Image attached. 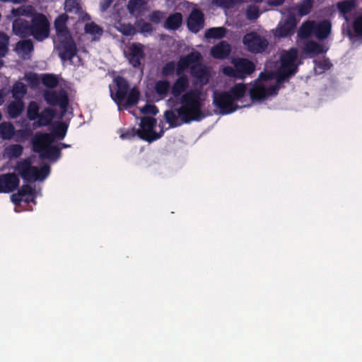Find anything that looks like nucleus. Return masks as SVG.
<instances>
[{
	"label": "nucleus",
	"mask_w": 362,
	"mask_h": 362,
	"mask_svg": "<svg viewBox=\"0 0 362 362\" xmlns=\"http://www.w3.org/2000/svg\"><path fill=\"white\" fill-rule=\"evenodd\" d=\"M299 64L298 51L295 48L284 51L268 61L264 72L261 73L259 78L249 85L247 89L251 100L261 102L275 96L281 84L296 74Z\"/></svg>",
	"instance_id": "f257e3e1"
},
{
	"label": "nucleus",
	"mask_w": 362,
	"mask_h": 362,
	"mask_svg": "<svg viewBox=\"0 0 362 362\" xmlns=\"http://www.w3.org/2000/svg\"><path fill=\"white\" fill-rule=\"evenodd\" d=\"M190 81L185 75L180 76L171 86L172 97L168 100L169 105L177 101L180 106L165 112V119L170 127H176L185 123L199 121L205 116L203 112L204 98L198 88L189 90Z\"/></svg>",
	"instance_id": "f03ea898"
},
{
	"label": "nucleus",
	"mask_w": 362,
	"mask_h": 362,
	"mask_svg": "<svg viewBox=\"0 0 362 362\" xmlns=\"http://www.w3.org/2000/svg\"><path fill=\"white\" fill-rule=\"evenodd\" d=\"M68 20V15L62 13L55 19L54 23L56 30L55 48L63 61L71 60L77 52L76 45L66 26Z\"/></svg>",
	"instance_id": "7ed1b4c3"
},
{
	"label": "nucleus",
	"mask_w": 362,
	"mask_h": 362,
	"mask_svg": "<svg viewBox=\"0 0 362 362\" xmlns=\"http://www.w3.org/2000/svg\"><path fill=\"white\" fill-rule=\"evenodd\" d=\"M110 97L117 105L118 109L128 108L137 103L139 98V91L136 87H129L127 80L121 76L114 78L109 85Z\"/></svg>",
	"instance_id": "20e7f679"
},
{
	"label": "nucleus",
	"mask_w": 362,
	"mask_h": 362,
	"mask_svg": "<svg viewBox=\"0 0 362 362\" xmlns=\"http://www.w3.org/2000/svg\"><path fill=\"white\" fill-rule=\"evenodd\" d=\"M246 90L245 85L238 83L233 86L229 92L215 94L214 104L216 111L221 115H228L242 107V106L236 105V103L244 96Z\"/></svg>",
	"instance_id": "39448f33"
},
{
	"label": "nucleus",
	"mask_w": 362,
	"mask_h": 362,
	"mask_svg": "<svg viewBox=\"0 0 362 362\" xmlns=\"http://www.w3.org/2000/svg\"><path fill=\"white\" fill-rule=\"evenodd\" d=\"M200 54L197 52L180 59L177 66V73L180 74L185 69L189 68L192 74L197 78L201 85L206 84L210 78V69L200 64Z\"/></svg>",
	"instance_id": "423d86ee"
},
{
	"label": "nucleus",
	"mask_w": 362,
	"mask_h": 362,
	"mask_svg": "<svg viewBox=\"0 0 362 362\" xmlns=\"http://www.w3.org/2000/svg\"><path fill=\"white\" fill-rule=\"evenodd\" d=\"M13 168L23 180L30 182H42L48 177L50 173L48 165L43 164L37 167L33 164L30 158L18 161Z\"/></svg>",
	"instance_id": "0eeeda50"
},
{
	"label": "nucleus",
	"mask_w": 362,
	"mask_h": 362,
	"mask_svg": "<svg viewBox=\"0 0 362 362\" xmlns=\"http://www.w3.org/2000/svg\"><path fill=\"white\" fill-rule=\"evenodd\" d=\"M33 145L34 151L39 153L42 158L56 160L60 156L59 148L54 144V138L51 134H36Z\"/></svg>",
	"instance_id": "6e6552de"
},
{
	"label": "nucleus",
	"mask_w": 362,
	"mask_h": 362,
	"mask_svg": "<svg viewBox=\"0 0 362 362\" xmlns=\"http://www.w3.org/2000/svg\"><path fill=\"white\" fill-rule=\"evenodd\" d=\"M331 30V25L328 21L315 23L314 21H306L302 24L298 35L300 37H308L314 34L318 39L326 38Z\"/></svg>",
	"instance_id": "1a4fd4ad"
},
{
	"label": "nucleus",
	"mask_w": 362,
	"mask_h": 362,
	"mask_svg": "<svg viewBox=\"0 0 362 362\" xmlns=\"http://www.w3.org/2000/svg\"><path fill=\"white\" fill-rule=\"evenodd\" d=\"M137 134L141 139L151 141L159 139L163 134V129L160 125L156 124L154 119L146 117L141 120Z\"/></svg>",
	"instance_id": "9d476101"
},
{
	"label": "nucleus",
	"mask_w": 362,
	"mask_h": 362,
	"mask_svg": "<svg viewBox=\"0 0 362 362\" xmlns=\"http://www.w3.org/2000/svg\"><path fill=\"white\" fill-rule=\"evenodd\" d=\"M232 63L234 68L225 66L223 73L228 76L243 78L255 71V65L252 62L243 58L233 59Z\"/></svg>",
	"instance_id": "9b49d317"
},
{
	"label": "nucleus",
	"mask_w": 362,
	"mask_h": 362,
	"mask_svg": "<svg viewBox=\"0 0 362 362\" xmlns=\"http://www.w3.org/2000/svg\"><path fill=\"white\" fill-rule=\"evenodd\" d=\"M30 35L38 41H43L49 35V22L40 13H35L31 19Z\"/></svg>",
	"instance_id": "f8f14e48"
},
{
	"label": "nucleus",
	"mask_w": 362,
	"mask_h": 362,
	"mask_svg": "<svg viewBox=\"0 0 362 362\" xmlns=\"http://www.w3.org/2000/svg\"><path fill=\"white\" fill-rule=\"evenodd\" d=\"M243 42L248 51L255 53L264 52L268 46V41L255 32L246 34Z\"/></svg>",
	"instance_id": "ddd939ff"
},
{
	"label": "nucleus",
	"mask_w": 362,
	"mask_h": 362,
	"mask_svg": "<svg viewBox=\"0 0 362 362\" xmlns=\"http://www.w3.org/2000/svg\"><path fill=\"white\" fill-rule=\"evenodd\" d=\"M297 22L298 20L295 18L293 13L291 11H289V13L285 12L284 18L279 22L275 30V35L279 37H284L293 34Z\"/></svg>",
	"instance_id": "4468645a"
},
{
	"label": "nucleus",
	"mask_w": 362,
	"mask_h": 362,
	"mask_svg": "<svg viewBox=\"0 0 362 362\" xmlns=\"http://www.w3.org/2000/svg\"><path fill=\"white\" fill-rule=\"evenodd\" d=\"M44 97L48 104L52 105H58L62 109V115H64L68 105V97L64 90L59 91L53 89L46 90L44 93Z\"/></svg>",
	"instance_id": "2eb2a0df"
},
{
	"label": "nucleus",
	"mask_w": 362,
	"mask_h": 362,
	"mask_svg": "<svg viewBox=\"0 0 362 362\" xmlns=\"http://www.w3.org/2000/svg\"><path fill=\"white\" fill-rule=\"evenodd\" d=\"M124 54L130 64L135 68L139 67L144 58V46L137 42L132 43Z\"/></svg>",
	"instance_id": "dca6fc26"
},
{
	"label": "nucleus",
	"mask_w": 362,
	"mask_h": 362,
	"mask_svg": "<svg viewBox=\"0 0 362 362\" xmlns=\"http://www.w3.org/2000/svg\"><path fill=\"white\" fill-rule=\"evenodd\" d=\"M40 194V192L33 189L28 185L22 186L17 194L11 195V201L13 204H18L21 202H34V199Z\"/></svg>",
	"instance_id": "f3484780"
},
{
	"label": "nucleus",
	"mask_w": 362,
	"mask_h": 362,
	"mask_svg": "<svg viewBox=\"0 0 362 362\" xmlns=\"http://www.w3.org/2000/svg\"><path fill=\"white\" fill-rule=\"evenodd\" d=\"M19 185V179L13 173L0 175V192H10Z\"/></svg>",
	"instance_id": "a211bd4d"
},
{
	"label": "nucleus",
	"mask_w": 362,
	"mask_h": 362,
	"mask_svg": "<svg viewBox=\"0 0 362 362\" xmlns=\"http://www.w3.org/2000/svg\"><path fill=\"white\" fill-rule=\"evenodd\" d=\"M12 21V30L15 35L22 37L30 35V25L28 21L21 18H17Z\"/></svg>",
	"instance_id": "6ab92c4d"
},
{
	"label": "nucleus",
	"mask_w": 362,
	"mask_h": 362,
	"mask_svg": "<svg viewBox=\"0 0 362 362\" xmlns=\"http://www.w3.org/2000/svg\"><path fill=\"white\" fill-rule=\"evenodd\" d=\"M187 25L191 31L197 33L204 27L203 14L199 10H193L188 18Z\"/></svg>",
	"instance_id": "aec40b11"
},
{
	"label": "nucleus",
	"mask_w": 362,
	"mask_h": 362,
	"mask_svg": "<svg viewBox=\"0 0 362 362\" xmlns=\"http://www.w3.org/2000/svg\"><path fill=\"white\" fill-rule=\"evenodd\" d=\"M35 9L33 6L30 5H24L18 8H13L11 10L10 14L6 16V18L9 21L20 18L21 16H31L33 18L35 14Z\"/></svg>",
	"instance_id": "412c9836"
},
{
	"label": "nucleus",
	"mask_w": 362,
	"mask_h": 362,
	"mask_svg": "<svg viewBox=\"0 0 362 362\" xmlns=\"http://www.w3.org/2000/svg\"><path fill=\"white\" fill-rule=\"evenodd\" d=\"M313 0H303L299 4H298L295 8H291L286 11L288 13L289 11L293 13V16L296 18V16L299 17H302L303 16L308 15L312 8Z\"/></svg>",
	"instance_id": "4be33fe9"
},
{
	"label": "nucleus",
	"mask_w": 362,
	"mask_h": 362,
	"mask_svg": "<svg viewBox=\"0 0 362 362\" xmlns=\"http://www.w3.org/2000/svg\"><path fill=\"white\" fill-rule=\"evenodd\" d=\"M230 52V46L225 41L219 42L211 50L212 57L216 59H224L229 55Z\"/></svg>",
	"instance_id": "5701e85b"
},
{
	"label": "nucleus",
	"mask_w": 362,
	"mask_h": 362,
	"mask_svg": "<svg viewBox=\"0 0 362 362\" xmlns=\"http://www.w3.org/2000/svg\"><path fill=\"white\" fill-rule=\"evenodd\" d=\"M24 109V103L22 100L15 99L7 106V112L11 118H16L19 116Z\"/></svg>",
	"instance_id": "b1692460"
},
{
	"label": "nucleus",
	"mask_w": 362,
	"mask_h": 362,
	"mask_svg": "<svg viewBox=\"0 0 362 362\" xmlns=\"http://www.w3.org/2000/svg\"><path fill=\"white\" fill-rule=\"evenodd\" d=\"M127 9L132 15H141L146 11V3L143 0H130Z\"/></svg>",
	"instance_id": "393cba45"
},
{
	"label": "nucleus",
	"mask_w": 362,
	"mask_h": 362,
	"mask_svg": "<svg viewBox=\"0 0 362 362\" xmlns=\"http://www.w3.org/2000/svg\"><path fill=\"white\" fill-rule=\"evenodd\" d=\"M154 89L159 98L163 99L167 97L170 91L171 92V86L169 81L160 80L156 83Z\"/></svg>",
	"instance_id": "a878e982"
},
{
	"label": "nucleus",
	"mask_w": 362,
	"mask_h": 362,
	"mask_svg": "<svg viewBox=\"0 0 362 362\" xmlns=\"http://www.w3.org/2000/svg\"><path fill=\"white\" fill-rule=\"evenodd\" d=\"M33 45L31 40H24L17 43L16 47V52L23 58H26L33 51Z\"/></svg>",
	"instance_id": "bb28decb"
},
{
	"label": "nucleus",
	"mask_w": 362,
	"mask_h": 362,
	"mask_svg": "<svg viewBox=\"0 0 362 362\" xmlns=\"http://www.w3.org/2000/svg\"><path fill=\"white\" fill-rule=\"evenodd\" d=\"M114 27L124 35H133L136 33L135 27L130 23H122L119 20L115 18Z\"/></svg>",
	"instance_id": "cd10ccee"
},
{
	"label": "nucleus",
	"mask_w": 362,
	"mask_h": 362,
	"mask_svg": "<svg viewBox=\"0 0 362 362\" xmlns=\"http://www.w3.org/2000/svg\"><path fill=\"white\" fill-rule=\"evenodd\" d=\"M182 17L181 13H175L170 15L165 21L164 27L168 30H177L181 25Z\"/></svg>",
	"instance_id": "c85d7f7f"
},
{
	"label": "nucleus",
	"mask_w": 362,
	"mask_h": 362,
	"mask_svg": "<svg viewBox=\"0 0 362 362\" xmlns=\"http://www.w3.org/2000/svg\"><path fill=\"white\" fill-rule=\"evenodd\" d=\"M15 134L13 125L8 122H4L0 124V137L4 140H10Z\"/></svg>",
	"instance_id": "c756f323"
},
{
	"label": "nucleus",
	"mask_w": 362,
	"mask_h": 362,
	"mask_svg": "<svg viewBox=\"0 0 362 362\" xmlns=\"http://www.w3.org/2000/svg\"><path fill=\"white\" fill-rule=\"evenodd\" d=\"M327 48L313 41L308 42L304 47V52L310 54H318L327 51Z\"/></svg>",
	"instance_id": "7c9ffc66"
},
{
	"label": "nucleus",
	"mask_w": 362,
	"mask_h": 362,
	"mask_svg": "<svg viewBox=\"0 0 362 362\" xmlns=\"http://www.w3.org/2000/svg\"><path fill=\"white\" fill-rule=\"evenodd\" d=\"M23 147L19 144H11L4 150V156L9 158H16L22 155Z\"/></svg>",
	"instance_id": "2f4dec72"
},
{
	"label": "nucleus",
	"mask_w": 362,
	"mask_h": 362,
	"mask_svg": "<svg viewBox=\"0 0 362 362\" xmlns=\"http://www.w3.org/2000/svg\"><path fill=\"white\" fill-rule=\"evenodd\" d=\"M54 115V112L52 111L51 108H45L41 113L39 115L37 119V123L39 126H45L52 121Z\"/></svg>",
	"instance_id": "473e14b6"
},
{
	"label": "nucleus",
	"mask_w": 362,
	"mask_h": 362,
	"mask_svg": "<svg viewBox=\"0 0 362 362\" xmlns=\"http://www.w3.org/2000/svg\"><path fill=\"white\" fill-rule=\"evenodd\" d=\"M64 8L66 12L79 13L81 11V0H65Z\"/></svg>",
	"instance_id": "72a5a7b5"
},
{
	"label": "nucleus",
	"mask_w": 362,
	"mask_h": 362,
	"mask_svg": "<svg viewBox=\"0 0 362 362\" xmlns=\"http://www.w3.org/2000/svg\"><path fill=\"white\" fill-rule=\"evenodd\" d=\"M26 93L25 86L21 82H16L12 88L13 98L16 100H22Z\"/></svg>",
	"instance_id": "f704fd0d"
},
{
	"label": "nucleus",
	"mask_w": 362,
	"mask_h": 362,
	"mask_svg": "<svg viewBox=\"0 0 362 362\" xmlns=\"http://www.w3.org/2000/svg\"><path fill=\"white\" fill-rule=\"evenodd\" d=\"M226 30L223 27L212 28L205 33L206 38H221L225 36Z\"/></svg>",
	"instance_id": "c9c22d12"
},
{
	"label": "nucleus",
	"mask_w": 362,
	"mask_h": 362,
	"mask_svg": "<svg viewBox=\"0 0 362 362\" xmlns=\"http://www.w3.org/2000/svg\"><path fill=\"white\" fill-rule=\"evenodd\" d=\"M67 128L68 124L66 122H59L54 126L52 132L57 137L63 139L66 134Z\"/></svg>",
	"instance_id": "e433bc0d"
},
{
	"label": "nucleus",
	"mask_w": 362,
	"mask_h": 362,
	"mask_svg": "<svg viewBox=\"0 0 362 362\" xmlns=\"http://www.w3.org/2000/svg\"><path fill=\"white\" fill-rule=\"evenodd\" d=\"M135 28L144 35L151 33L153 30L151 25L143 20H139L135 23Z\"/></svg>",
	"instance_id": "4c0bfd02"
},
{
	"label": "nucleus",
	"mask_w": 362,
	"mask_h": 362,
	"mask_svg": "<svg viewBox=\"0 0 362 362\" xmlns=\"http://www.w3.org/2000/svg\"><path fill=\"white\" fill-rule=\"evenodd\" d=\"M85 30L87 33L91 34L95 37L102 35L103 33V29L94 23H87L85 26Z\"/></svg>",
	"instance_id": "58836bf2"
},
{
	"label": "nucleus",
	"mask_w": 362,
	"mask_h": 362,
	"mask_svg": "<svg viewBox=\"0 0 362 362\" xmlns=\"http://www.w3.org/2000/svg\"><path fill=\"white\" fill-rule=\"evenodd\" d=\"M39 107L37 103L30 102L28 107V117L30 120L37 119L39 116Z\"/></svg>",
	"instance_id": "ea45409f"
},
{
	"label": "nucleus",
	"mask_w": 362,
	"mask_h": 362,
	"mask_svg": "<svg viewBox=\"0 0 362 362\" xmlns=\"http://www.w3.org/2000/svg\"><path fill=\"white\" fill-rule=\"evenodd\" d=\"M338 8L339 11L345 15L346 13L350 11L353 8L355 7V1L347 0L338 3Z\"/></svg>",
	"instance_id": "a19ab883"
},
{
	"label": "nucleus",
	"mask_w": 362,
	"mask_h": 362,
	"mask_svg": "<svg viewBox=\"0 0 362 362\" xmlns=\"http://www.w3.org/2000/svg\"><path fill=\"white\" fill-rule=\"evenodd\" d=\"M42 80L43 84L50 89L55 87L58 84L57 78L52 74L44 75Z\"/></svg>",
	"instance_id": "79ce46f5"
},
{
	"label": "nucleus",
	"mask_w": 362,
	"mask_h": 362,
	"mask_svg": "<svg viewBox=\"0 0 362 362\" xmlns=\"http://www.w3.org/2000/svg\"><path fill=\"white\" fill-rule=\"evenodd\" d=\"M8 43V37L4 33H0V57L6 54Z\"/></svg>",
	"instance_id": "37998d69"
},
{
	"label": "nucleus",
	"mask_w": 362,
	"mask_h": 362,
	"mask_svg": "<svg viewBox=\"0 0 362 362\" xmlns=\"http://www.w3.org/2000/svg\"><path fill=\"white\" fill-rule=\"evenodd\" d=\"M330 68V63L328 60L325 59L320 63H316L314 67L315 71L317 74H321L324 72L325 70H327Z\"/></svg>",
	"instance_id": "c03bdc74"
},
{
	"label": "nucleus",
	"mask_w": 362,
	"mask_h": 362,
	"mask_svg": "<svg viewBox=\"0 0 362 362\" xmlns=\"http://www.w3.org/2000/svg\"><path fill=\"white\" fill-rule=\"evenodd\" d=\"M22 127L23 128L21 130L17 131V134L18 135H21V137L23 139H26L29 137L32 134V129H28L27 127L26 121H23L21 124Z\"/></svg>",
	"instance_id": "a18cd8bd"
},
{
	"label": "nucleus",
	"mask_w": 362,
	"mask_h": 362,
	"mask_svg": "<svg viewBox=\"0 0 362 362\" xmlns=\"http://www.w3.org/2000/svg\"><path fill=\"white\" fill-rule=\"evenodd\" d=\"M247 15L249 19H255L259 15V11L256 6H250L247 8Z\"/></svg>",
	"instance_id": "49530a36"
},
{
	"label": "nucleus",
	"mask_w": 362,
	"mask_h": 362,
	"mask_svg": "<svg viewBox=\"0 0 362 362\" xmlns=\"http://www.w3.org/2000/svg\"><path fill=\"white\" fill-rule=\"evenodd\" d=\"M141 112L144 114L156 115L158 110L156 106L153 105H146L141 109Z\"/></svg>",
	"instance_id": "de8ad7c7"
},
{
	"label": "nucleus",
	"mask_w": 362,
	"mask_h": 362,
	"mask_svg": "<svg viewBox=\"0 0 362 362\" xmlns=\"http://www.w3.org/2000/svg\"><path fill=\"white\" fill-rule=\"evenodd\" d=\"M136 135H138L137 129H127L124 132L120 134V137L122 139H129L132 137L135 136Z\"/></svg>",
	"instance_id": "09e8293b"
},
{
	"label": "nucleus",
	"mask_w": 362,
	"mask_h": 362,
	"mask_svg": "<svg viewBox=\"0 0 362 362\" xmlns=\"http://www.w3.org/2000/svg\"><path fill=\"white\" fill-rule=\"evenodd\" d=\"M163 17V13L159 11H154L149 15V19L155 23H160Z\"/></svg>",
	"instance_id": "8fccbe9b"
},
{
	"label": "nucleus",
	"mask_w": 362,
	"mask_h": 362,
	"mask_svg": "<svg viewBox=\"0 0 362 362\" xmlns=\"http://www.w3.org/2000/svg\"><path fill=\"white\" fill-rule=\"evenodd\" d=\"M175 68V65L173 62H169L163 68V74L164 76H170L172 74H173L174 70Z\"/></svg>",
	"instance_id": "3c124183"
},
{
	"label": "nucleus",
	"mask_w": 362,
	"mask_h": 362,
	"mask_svg": "<svg viewBox=\"0 0 362 362\" xmlns=\"http://www.w3.org/2000/svg\"><path fill=\"white\" fill-rule=\"evenodd\" d=\"M354 30L358 34L362 35V16L355 20Z\"/></svg>",
	"instance_id": "603ef678"
},
{
	"label": "nucleus",
	"mask_w": 362,
	"mask_h": 362,
	"mask_svg": "<svg viewBox=\"0 0 362 362\" xmlns=\"http://www.w3.org/2000/svg\"><path fill=\"white\" fill-rule=\"evenodd\" d=\"M112 0H100L99 8L103 12L105 11L112 4Z\"/></svg>",
	"instance_id": "864d4df0"
},
{
	"label": "nucleus",
	"mask_w": 362,
	"mask_h": 362,
	"mask_svg": "<svg viewBox=\"0 0 362 362\" xmlns=\"http://www.w3.org/2000/svg\"><path fill=\"white\" fill-rule=\"evenodd\" d=\"M213 2L220 6L228 7L230 5V3L228 0H213Z\"/></svg>",
	"instance_id": "5fc2aeb1"
},
{
	"label": "nucleus",
	"mask_w": 362,
	"mask_h": 362,
	"mask_svg": "<svg viewBox=\"0 0 362 362\" xmlns=\"http://www.w3.org/2000/svg\"><path fill=\"white\" fill-rule=\"evenodd\" d=\"M28 1V0H0V1L3 2V3H12V4H25Z\"/></svg>",
	"instance_id": "6e6d98bb"
},
{
	"label": "nucleus",
	"mask_w": 362,
	"mask_h": 362,
	"mask_svg": "<svg viewBox=\"0 0 362 362\" xmlns=\"http://www.w3.org/2000/svg\"><path fill=\"white\" fill-rule=\"evenodd\" d=\"M4 102V93L3 90L0 91V105H1Z\"/></svg>",
	"instance_id": "4d7b16f0"
},
{
	"label": "nucleus",
	"mask_w": 362,
	"mask_h": 362,
	"mask_svg": "<svg viewBox=\"0 0 362 362\" xmlns=\"http://www.w3.org/2000/svg\"><path fill=\"white\" fill-rule=\"evenodd\" d=\"M283 1L284 0H274L271 1L269 4L272 5H280Z\"/></svg>",
	"instance_id": "13d9d810"
},
{
	"label": "nucleus",
	"mask_w": 362,
	"mask_h": 362,
	"mask_svg": "<svg viewBox=\"0 0 362 362\" xmlns=\"http://www.w3.org/2000/svg\"><path fill=\"white\" fill-rule=\"evenodd\" d=\"M62 147H64V148H66V147H68V146H69L68 145H66V144H62Z\"/></svg>",
	"instance_id": "bf43d9fd"
},
{
	"label": "nucleus",
	"mask_w": 362,
	"mask_h": 362,
	"mask_svg": "<svg viewBox=\"0 0 362 362\" xmlns=\"http://www.w3.org/2000/svg\"><path fill=\"white\" fill-rule=\"evenodd\" d=\"M2 118V115H1V113L0 112V120Z\"/></svg>",
	"instance_id": "052dcab7"
}]
</instances>
